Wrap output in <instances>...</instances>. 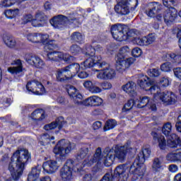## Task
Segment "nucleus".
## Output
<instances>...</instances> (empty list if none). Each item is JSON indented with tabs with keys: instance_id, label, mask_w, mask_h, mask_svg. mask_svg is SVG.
Wrapping results in <instances>:
<instances>
[{
	"instance_id": "26",
	"label": "nucleus",
	"mask_w": 181,
	"mask_h": 181,
	"mask_svg": "<svg viewBox=\"0 0 181 181\" xmlns=\"http://www.w3.org/2000/svg\"><path fill=\"white\" fill-rule=\"evenodd\" d=\"M23 70V66H22V61H21V59H17L15 62L14 66H10L7 69L8 73H11V74H13V76H16V74L22 73Z\"/></svg>"
},
{
	"instance_id": "1",
	"label": "nucleus",
	"mask_w": 181,
	"mask_h": 181,
	"mask_svg": "<svg viewBox=\"0 0 181 181\" xmlns=\"http://www.w3.org/2000/svg\"><path fill=\"white\" fill-rule=\"evenodd\" d=\"M131 147V143H127L124 146H115V147H107L103 155L101 149L98 148L93 156H88L83 162V166L81 164H76L72 159L66 160V163L61 170V177L64 181H71L74 179L72 170L74 172H81L85 166L90 167L97 162H103L108 167L110 166L115 159L122 162L126 159L127 154L134 151ZM81 165V168H79Z\"/></svg>"
},
{
	"instance_id": "51",
	"label": "nucleus",
	"mask_w": 181,
	"mask_h": 181,
	"mask_svg": "<svg viewBox=\"0 0 181 181\" xmlns=\"http://www.w3.org/2000/svg\"><path fill=\"white\" fill-rule=\"evenodd\" d=\"M94 84V82L93 83L91 81H86L83 83V87L88 90L89 92L90 91L93 86Z\"/></svg>"
},
{
	"instance_id": "63",
	"label": "nucleus",
	"mask_w": 181,
	"mask_h": 181,
	"mask_svg": "<svg viewBox=\"0 0 181 181\" xmlns=\"http://www.w3.org/2000/svg\"><path fill=\"white\" fill-rule=\"evenodd\" d=\"M57 102L60 104H62L64 102V98L63 97H59L57 98Z\"/></svg>"
},
{
	"instance_id": "43",
	"label": "nucleus",
	"mask_w": 181,
	"mask_h": 181,
	"mask_svg": "<svg viewBox=\"0 0 181 181\" xmlns=\"http://www.w3.org/2000/svg\"><path fill=\"white\" fill-rule=\"evenodd\" d=\"M135 42L139 46H148L146 37L135 38Z\"/></svg>"
},
{
	"instance_id": "34",
	"label": "nucleus",
	"mask_w": 181,
	"mask_h": 181,
	"mask_svg": "<svg viewBox=\"0 0 181 181\" xmlns=\"http://www.w3.org/2000/svg\"><path fill=\"white\" fill-rule=\"evenodd\" d=\"M40 175V170L37 168H33L30 174L28 175V181H36L39 179V175Z\"/></svg>"
},
{
	"instance_id": "23",
	"label": "nucleus",
	"mask_w": 181,
	"mask_h": 181,
	"mask_svg": "<svg viewBox=\"0 0 181 181\" xmlns=\"http://www.w3.org/2000/svg\"><path fill=\"white\" fill-rule=\"evenodd\" d=\"M48 59L49 60H57L56 57H59L60 60H64V62H69L71 59V56H70L67 53L63 52H51L47 54Z\"/></svg>"
},
{
	"instance_id": "31",
	"label": "nucleus",
	"mask_w": 181,
	"mask_h": 181,
	"mask_svg": "<svg viewBox=\"0 0 181 181\" xmlns=\"http://www.w3.org/2000/svg\"><path fill=\"white\" fill-rule=\"evenodd\" d=\"M166 160L173 163H181V148L176 153H170L167 155Z\"/></svg>"
},
{
	"instance_id": "28",
	"label": "nucleus",
	"mask_w": 181,
	"mask_h": 181,
	"mask_svg": "<svg viewBox=\"0 0 181 181\" xmlns=\"http://www.w3.org/2000/svg\"><path fill=\"white\" fill-rule=\"evenodd\" d=\"M3 41L7 47H10L11 49H13V47H16V46H19V43L15 40L13 37L9 35H5L3 37Z\"/></svg>"
},
{
	"instance_id": "49",
	"label": "nucleus",
	"mask_w": 181,
	"mask_h": 181,
	"mask_svg": "<svg viewBox=\"0 0 181 181\" xmlns=\"http://www.w3.org/2000/svg\"><path fill=\"white\" fill-rule=\"evenodd\" d=\"M142 50L139 47H135L132 51V54L134 57H139L141 56Z\"/></svg>"
},
{
	"instance_id": "48",
	"label": "nucleus",
	"mask_w": 181,
	"mask_h": 181,
	"mask_svg": "<svg viewBox=\"0 0 181 181\" xmlns=\"http://www.w3.org/2000/svg\"><path fill=\"white\" fill-rule=\"evenodd\" d=\"M163 4L164 6L168 8V9L172 8L175 6V0H163Z\"/></svg>"
},
{
	"instance_id": "13",
	"label": "nucleus",
	"mask_w": 181,
	"mask_h": 181,
	"mask_svg": "<svg viewBox=\"0 0 181 181\" xmlns=\"http://www.w3.org/2000/svg\"><path fill=\"white\" fill-rule=\"evenodd\" d=\"M27 39L31 43H37V45L42 46L44 49L46 47V34L42 33H29L27 35Z\"/></svg>"
},
{
	"instance_id": "40",
	"label": "nucleus",
	"mask_w": 181,
	"mask_h": 181,
	"mask_svg": "<svg viewBox=\"0 0 181 181\" xmlns=\"http://www.w3.org/2000/svg\"><path fill=\"white\" fill-rule=\"evenodd\" d=\"M88 153V147H83L77 154V160L84 159Z\"/></svg>"
},
{
	"instance_id": "58",
	"label": "nucleus",
	"mask_w": 181,
	"mask_h": 181,
	"mask_svg": "<svg viewBox=\"0 0 181 181\" xmlns=\"http://www.w3.org/2000/svg\"><path fill=\"white\" fill-rule=\"evenodd\" d=\"M101 127H102V123L100 122H95L93 124V127L94 130H98L100 128H101Z\"/></svg>"
},
{
	"instance_id": "10",
	"label": "nucleus",
	"mask_w": 181,
	"mask_h": 181,
	"mask_svg": "<svg viewBox=\"0 0 181 181\" xmlns=\"http://www.w3.org/2000/svg\"><path fill=\"white\" fill-rule=\"evenodd\" d=\"M138 6V0H119L115 6L116 13L120 15H128Z\"/></svg>"
},
{
	"instance_id": "55",
	"label": "nucleus",
	"mask_w": 181,
	"mask_h": 181,
	"mask_svg": "<svg viewBox=\"0 0 181 181\" xmlns=\"http://www.w3.org/2000/svg\"><path fill=\"white\" fill-rule=\"evenodd\" d=\"M178 168L177 165L173 164L169 166V171L173 173H177Z\"/></svg>"
},
{
	"instance_id": "39",
	"label": "nucleus",
	"mask_w": 181,
	"mask_h": 181,
	"mask_svg": "<svg viewBox=\"0 0 181 181\" xmlns=\"http://www.w3.org/2000/svg\"><path fill=\"white\" fill-rule=\"evenodd\" d=\"M116 126L117 121L115 119H110L105 123L104 131L107 132L109 130L113 129Z\"/></svg>"
},
{
	"instance_id": "32",
	"label": "nucleus",
	"mask_w": 181,
	"mask_h": 181,
	"mask_svg": "<svg viewBox=\"0 0 181 181\" xmlns=\"http://www.w3.org/2000/svg\"><path fill=\"white\" fill-rule=\"evenodd\" d=\"M163 162V158H154V160H153V165H151L153 172L160 173L162 170H163V167L162 165Z\"/></svg>"
},
{
	"instance_id": "29",
	"label": "nucleus",
	"mask_w": 181,
	"mask_h": 181,
	"mask_svg": "<svg viewBox=\"0 0 181 181\" xmlns=\"http://www.w3.org/2000/svg\"><path fill=\"white\" fill-rule=\"evenodd\" d=\"M63 125H64V119L62 117H60L56 119L55 122H52L47 124L46 129L47 131L53 130L58 127L59 129H61Z\"/></svg>"
},
{
	"instance_id": "52",
	"label": "nucleus",
	"mask_w": 181,
	"mask_h": 181,
	"mask_svg": "<svg viewBox=\"0 0 181 181\" xmlns=\"http://www.w3.org/2000/svg\"><path fill=\"white\" fill-rule=\"evenodd\" d=\"M174 76L181 81V67H177L173 69Z\"/></svg>"
},
{
	"instance_id": "20",
	"label": "nucleus",
	"mask_w": 181,
	"mask_h": 181,
	"mask_svg": "<svg viewBox=\"0 0 181 181\" xmlns=\"http://www.w3.org/2000/svg\"><path fill=\"white\" fill-rule=\"evenodd\" d=\"M26 88L28 91L31 93H37L38 94H43L45 93V86L37 81L28 82L26 85Z\"/></svg>"
},
{
	"instance_id": "47",
	"label": "nucleus",
	"mask_w": 181,
	"mask_h": 181,
	"mask_svg": "<svg viewBox=\"0 0 181 181\" xmlns=\"http://www.w3.org/2000/svg\"><path fill=\"white\" fill-rule=\"evenodd\" d=\"M148 74L151 77H157L160 75V72L158 69H151L148 71Z\"/></svg>"
},
{
	"instance_id": "25",
	"label": "nucleus",
	"mask_w": 181,
	"mask_h": 181,
	"mask_svg": "<svg viewBox=\"0 0 181 181\" xmlns=\"http://www.w3.org/2000/svg\"><path fill=\"white\" fill-rule=\"evenodd\" d=\"M102 47L100 45H97L95 48L92 47V45L90 44H87L85 45L83 50L81 51V52L86 55V56H90V57H95V51L97 52H101L102 51Z\"/></svg>"
},
{
	"instance_id": "38",
	"label": "nucleus",
	"mask_w": 181,
	"mask_h": 181,
	"mask_svg": "<svg viewBox=\"0 0 181 181\" xmlns=\"http://www.w3.org/2000/svg\"><path fill=\"white\" fill-rule=\"evenodd\" d=\"M134 105L136 106L135 98L129 100L127 101V103H126L125 105H124V107L122 108V112H126L131 110V109H132V107H134Z\"/></svg>"
},
{
	"instance_id": "2",
	"label": "nucleus",
	"mask_w": 181,
	"mask_h": 181,
	"mask_svg": "<svg viewBox=\"0 0 181 181\" xmlns=\"http://www.w3.org/2000/svg\"><path fill=\"white\" fill-rule=\"evenodd\" d=\"M106 64L105 62H102V57L100 55L90 57L80 66L78 64H73L68 66L59 69L57 72V81H66L74 77L78 72L80 69H87L93 67L95 65L103 67Z\"/></svg>"
},
{
	"instance_id": "4",
	"label": "nucleus",
	"mask_w": 181,
	"mask_h": 181,
	"mask_svg": "<svg viewBox=\"0 0 181 181\" xmlns=\"http://www.w3.org/2000/svg\"><path fill=\"white\" fill-rule=\"evenodd\" d=\"M151 151L149 147H144L141 151L138 154L134 163L128 169V173L133 175L132 181H144V173L146 172V167L144 163L146 159L151 157Z\"/></svg>"
},
{
	"instance_id": "27",
	"label": "nucleus",
	"mask_w": 181,
	"mask_h": 181,
	"mask_svg": "<svg viewBox=\"0 0 181 181\" xmlns=\"http://www.w3.org/2000/svg\"><path fill=\"white\" fill-rule=\"evenodd\" d=\"M131 52V49L129 46L122 47L119 52L115 56V62H119V60H122V59H125L127 55Z\"/></svg>"
},
{
	"instance_id": "6",
	"label": "nucleus",
	"mask_w": 181,
	"mask_h": 181,
	"mask_svg": "<svg viewBox=\"0 0 181 181\" xmlns=\"http://www.w3.org/2000/svg\"><path fill=\"white\" fill-rule=\"evenodd\" d=\"M70 98H74V103L86 107H98L103 103V99L98 95H91L83 100V96L75 87L70 86L67 90Z\"/></svg>"
},
{
	"instance_id": "53",
	"label": "nucleus",
	"mask_w": 181,
	"mask_h": 181,
	"mask_svg": "<svg viewBox=\"0 0 181 181\" xmlns=\"http://www.w3.org/2000/svg\"><path fill=\"white\" fill-rule=\"evenodd\" d=\"M15 2H13V0H4L3 1V6L5 8H8L9 6H12Z\"/></svg>"
},
{
	"instance_id": "5",
	"label": "nucleus",
	"mask_w": 181,
	"mask_h": 181,
	"mask_svg": "<svg viewBox=\"0 0 181 181\" xmlns=\"http://www.w3.org/2000/svg\"><path fill=\"white\" fill-rule=\"evenodd\" d=\"M172 124L170 122L165 123L162 128V133L167 136V143L164 136H160L158 137V134L153 132V139L158 140V147L161 150L166 148L167 146L170 148H176L177 145L181 146V139H180L176 134H170L172 132Z\"/></svg>"
},
{
	"instance_id": "46",
	"label": "nucleus",
	"mask_w": 181,
	"mask_h": 181,
	"mask_svg": "<svg viewBox=\"0 0 181 181\" xmlns=\"http://www.w3.org/2000/svg\"><path fill=\"white\" fill-rule=\"evenodd\" d=\"M173 33H177V37L179 38V47L181 49V25L175 27Z\"/></svg>"
},
{
	"instance_id": "64",
	"label": "nucleus",
	"mask_w": 181,
	"mask_h": 181,
	"mask_svg": "<svg viewBox=\"0 0 181 181\" xmlns=\"http://www.w3.org/2000/svg\"><path fill=\"white\" fill-rule=\"evenodd\" d=\"M47 47H48L50 49H53L54 47L52 45V43L47 42Z\"/></svg>"
},
{
	"instance_id": "12",
	"label": "nucleus",
	"mask_w": 181,
	"mask_h": 181,
	"mask_svg": "<svg viewBox=\"0 0 181 181\" xmlns=\"http://www.w3.org/2000/svg\"><path fill=\"white\" fill-rule=\"evenodd\" d=\"M135 105L139 108L147 107L151 111L157 110L155 101L148 96L136 98Z\"/></svg>"
},
{
	"instance_id": "36",
	"label": "nucleus",
	"mask_w": 181,
	"mask_h": 181,
	"mask_svg": "<svg viewBox=\"0 0 181 181\" xmlns=\"http://www.w3.org/2000/svg\"><path fill=\"white\" fill-rule=\"evenodd\" d=\"M4 13L8 19H12V18H15V16H18V15H19V9L16 8L13 10H6Z\"/></svg>"
},
{
	"instance_id": "17",
	"label": "nucleus",
	"mask_w": 181,
	"mask_h": 181,
	"mask_svg": "<svg viewBox=\"0 0 181 181\" xmlns=\"http://www.w3.org/2000/svg\"><path fill=\"white\" fill-rule=\"evenodd\" d=\"M163 5L158 2L149 3L146 9V15L150 18H155L162 10Z\"/></svg>"
},
{
	"instance_id": "33",
	"label": "nucleus",
	"mask_w": 181,
	"mask_h": 181,
	"mask_svg": "<svg viewBox=\"0 0 181 181\" xmlns=\"http://www.w3.org/2000/svg\"><path fill=\"white\" fill-rule=\"evenodd\" d=\"M165 61L170 60L174 64H181V55L180 54H175V53H166L165 54Z\"/></svg>"
},
{
	"instance_id": "57",
	"label": "nucleus",
	"mask_w": 181,
	"mask_h": 181,
	"mask_svg": "<svg viewBox=\"0 0 181 181\" xmlns=\"http://www.w3.org/2000/svg\"><path fill=\"white\" fill-rule=\"evenodd\" d=\"M33 21L32 15H27L24 17V23H28V22H31Z\"/></svg>"
},
{
	"instance_id": "35",
	"label": "nucleus",
	"mask_w": 181,
	"mask_h": 181,
	"mask_svg": "<svg viewBox=\"0 0 181 181\" xmlns=\"http://www.w3.org/2000/svg\"><path fill=\"white\" fill-rule=\"evenodd\" d=\"M47 165L49 167V171L47 170V173L48 174H52L55 173L56 170H57L59 166L57 165V163L54 160H49L47 162Z\"/></svg>"
},
{
	"instance_id": "21",
	"label": "nucleus",
	"mask_w": 181,
	"mask_h": 181,
	"mask_svg": "<svg viewBox=\"0 0 181 181\" xmlns=\"http://www.w3.org/2000/svg\"><path fill=\"white\" fill-rule=\"evenodd\" d=\"M70 20L67 18V17H65V16H57L56 17H54L53 19H52L49 23L50 24L55 28H62L66 22Z\"/></svg>"
},
{
	"instance_id": "14",
	"label": "nucleus",
	"mask_w": 181,
	"mask_h": 181,
	"mask_svg": "<svg viewBox=\"0 0 181 181\" xmlns=\"http://www.w3.org/2000/svg\"><path fill=\"white\" fill-rule=\"evenodd\" d=\"M136 59L130 57L129 58H122V59L116 62V69L120 72L123 73L126 69H128L131 66L134 65Z\"/></svg>"
},
{
	"instance_id": "18",
	"label": "nucleus",
	"mask_w": 181,
	"mask_h": 181,
	"mask_svg": "<svg viewBox=\"0 0 181 181\" xmlns=\"http://www.w3.org/2000/svg\"><path fill=\"white\" fill-rule=\"evenodd\" d=\"M176 18H177V10L174 7H171L164 12L163 20L167 25L175 23Z\"/></svg>"
},
{
	"instance_id": "30",
	"label": "nucleus",
	"mask_w": 181,
	"mask_h": 181,
	"mask_svg": "<svg viewBox=\"0 0 181 181\" xmlns=\"http://www.w3.org/2000/svg\"><path fill=\"white\" fill-rule=\"evenodd\" d=\"M31 119L35 121H42L46 118V115H45V110L43 109L35 110L30 115Z\"/></svg>"
},
{
	"instance_id": "42",
	"label": "nucleus",
	"mask_w": 181,
	"mask_h": 181,
	"mask_svg": "<svg viewBox=\"0 0 181 181\" xmlns=\"http://www.w3.org/2000/svg\"><path fill=\"white\" fill-rule=\"evenodd\" d=\"M173 65L170 62H166L160 66V70L163 72H169L173 69Z\"/></svg>"
},
{
	"instance_id": "15",
	"label": "nucleus",
	"mask_w": 181,
	"mask_h": 181,
	"mask_svg": "<svg viewBox=\"0 0 181 181\" xmlns=\"http://www.w3.org/2000/svg\"><path fill=\"white\" fill-rule=\"evenodd\" d=\"M96 71L98 72L96 76L99 80H112L116 77L115 70L110 66L100 71L96 70Z\"/></svg>"
},
{
	"instance_id": "16",
	"label": "nucleus",
	"mask_w": 181,
	"mask_h": 181,
	"mask_svg": "<svg viewBox=\"0 0 181 181\" xmlns=\"http://www.w3.org/2000/svg\"><path fill=\"white\" fill-rule=\"evenodd\" d=\"M138 85L140 86L141 88L148 91V93H151L150 89L152 87L157 88L156 85L155 84V81L153 80H151L150 78H148L146 76H142L139 80H138Z\"/></svg>"
},
{
	"instance_id": "62",
	"label": "nucleus",
	"mask_w": 181,
	"mask_h": 181,
	"mask_svg": "<svg viewBox=\"0 0 181 181\" xmlns=\"http://www.w3.org/2000/svg\"><path fill=\"white\" fill-rule=\"evenodd\" d=\"M174 181H181V173L175 175Z\"/></svg>"
},
{
	"instance_id": "50",
	"label": "nucleus",
	"mask_w": 181,
	"mask_h": 181,
	"mask_svg": "<svg viewBox=\"0 0 181 181\" xmlns=\"http://www.w3.org/2000/svg\"><path fill=\"white\" fill-rule=\"evenodd\" d=\"M100 86L102 87V90H107L112 88V86L111 83L105 81L100 83Z\"/></svg>"
},
{
	"instance_id": "11",
	"label": "nucleus",
	"mask_w": 181,
	"mask_h": 181,
	"mask_svg": "<svg viewBox=\"0 0 181 181\" xmlns=\"http://www.w3.org/2000/svg\"><path fill=\"white\" fill-rule=\"evenodd\" d=\"M75 148L76 144L74 143H71L69 141L62 139L54 147L53 152L60 157H66L71 152V151L75 149Z\"/></svg>"
},
{
	"instance_id": "24",
	"label": "nucleus",
	"mask_w": 181,
	"mask_h": 181,
	"mask_svg": "<svg viewBox=\"0 0 181 181\" xmlns=\"http://www.w3.org/2000/svg\"><path fill=\"white\" fill-rule=\"evenodd\" d=\"M136 85L132 81L127 82L122 86V90L130 96L136 95Z\"/></svg>"
},
{
	"instance_id": "41",
	"label": "nucleus",
	"mask_w": 181,
	"mask_h": 181,
	"mask_svg": "<svg viewBox=\"0 0 181 181\" xmlns=\"http://www.w3.org/2000/svg\"><path fill=\"white\" fill-rule=\"evenodd\" d=\"M103 92V88H100L99 86H97V82H93V85L92 88H90V93L91 94H100Z\"/></svg>"
},
{
	"instance_id": "56",
	"label": "nucleus",
	"mask_w": 181,
	"mask_h": 181,
	"mask_svg": "<svg viewBox=\"0 0 181 181\" xmlns=\"http://www.w3.org/2000/svg\"><path fill=\"white\" fill-rule=\"evenodd\" d=\"M78 77L82 79L86 78L87 77H88V74L86 71H81L78 73Z\"/></svg>"
},
{
	"instance_id": "44",
	"label": "nucleus",
	"mask_w": 181,
	"mask_h": 181,
	"mask_svg": "<svg viewBox=\"0 0 181 181\" xmlns=\"http://www.w3.org/2000/svg\"><path fill=\"white\" fill-rule=\"evenodd\" d=\"M70 52L73 55H77L82 52L81 47L76 45H74L70 47Z\"/></svg>"
},
{
	"instance_id": "19",
	"label": "nucleus",
	"mask_w": 181,
	"mask_h": 181,
	"mask_svg": "<svg viewBox=\"0 0 181 181\" xmlns=\"http://www.w3.org/2000/svg\"><path fill=\"white\" fill-rule=\"evenodd\" d=\"M25 62L30 64V66H34L37 69H40L42 66H45V62L39 57L34 55L33 54H26L24 57Z\"/></svg>"
},
{
	"instance_id": "9",
	"label": "nucleus",
	"mask_w": 181,
	"mask_h": 181,
	"mask_svg": "<svg viewBox=\"0 0 181 181\" xmlns=\"http://www.w3.org/2000/svg\"><path fill=\"white\" fill-rule=\"evenodd\" d=\"M129 176V168L119 165L115 169L113 175L107 173L100 181H127Z\"/></svg>"
},
{
	"instance_id": "45",
	"label": "nucleus",
	"mask_w": 181,
	"mask_h": 181,
	"mask_svg": "<svg viewBox=\"0 0 181 181\" xmlns=\"http://www.w3.org/2000/svg\"><path fill=\"white\" fill-rule=\"evenodd\" d=\"M171 81L167 77H163L159 82V85L163 88L168 87L170 85Z\"/></svg>"
},
{
	"instance_id": "37",
	"label": "nucleus",
	"mask_w": 181,
	"mask_h": 181,
	"mask_svg": "<svg viewBox=\"0 0 181 181\" xmlns=\"http://www.w3.org/2000/svg\"><path fill=\"white\" fill-rule=\"evenodd\" d=\"M71 39L78 43H82L84 41V36L80 33H74Z\"/></svg>"
},
{
	"instance_id": "61",
	"label": "nucleus",
	"mask_w": 181,
	"mask_h": 181,
	"mask_svg": "<svg viewBox=\"0 0 181 181\" xmlns=\"http://www.w3.org/2000/svg\"><path fill=\"white\" fill-rule=\"evenodd\" d=\"M175 127H176L177 131L181 133V122L177 121V123L175 124Z\"/></svg>"
},
{
	"instance_id": "54",
	"label": "nucleus",
	"mask_w": 181,
	"mask_h": 181,
	"mask_svg": "<svg viewBox=\"0 0 181 181\" xmlns=\"http://www.w3.org/2000/svg\"><path fill=\"white\" fill-rule=\"evenodd\" d=\"M146 39L147 45L152 44L156 40V37L153 35H148V37H146Z\"/></svg>"
},
{
	"instance_id": "22",
	"label": "nucleus",
	"mask_w": 181,
	"mask_h": 181,
	"mask_svg": "<svg viewBox=\"0 0 181 181\" xmlns=\"http://www.w3.org/2000/svg\"><path fill=\"white\" fill-rule=\"evenodd\" d=\"M45 13L39 11L35 15V18L32 20V25L34 28H42L46 25V21L45 20Z\"/></svg>"
},
{
	"instance_id": "3",
	"label": "nucleus",
	"mask_w": 181,
	"mask_h": 181,
	"mask_svg": "<svg viewBox=\"0 0 181 181\" xmlns=\"http://www.w3.org/2000/svg\"><path fill=\"white\" fill-rule=\"evenodd\" d=\"M30 159V153L25 148H21L13 153L8 164V170L11 173L13 180H18L23 173L25 165Z\"/></svg>"
},
{
	"instance_id": "7",
	"label": "nucleus",
	"mask_w": 181,
	"mask_h": 181,
	"mask_svg": "<svg viewBox=\"0 0 181 181\" xmlns=\"http://www.w3.org/2000/svg\"><path fill=\"white\" fill-rule=\"evenodd\" d=\"M110 31L113 39L117 42L129 40L130 37H134L138 33L136 30H129L128 27L121 24L112 25Z\"/></svg>"
},
{
	"instance_id": "60",
	"label": "nucleus",
	"mask_w": 181,
	"mask_h": 181,
	"mask_svg": "<svg viewBox=\"0 0 181 181\" xmlns=\"http://www.w3.org/2000/svg\"><path fill=\"white\" fill-rule=\"evenodd\" d=\"M92 180V176L91 174L86 175L83 177V181H91Z\"/></svg>"
},
{
	"instance_id": "59",
	"label": "nucleus",
	"mask_w": 181,
	"mask_h": 181,
	"mask_svg": "<svg viewBox=\"0 0 181 181\" xmlns=\"http://www.w3.org/2000/svg\"><path fill=\"white\" fill-rule=\"evenodd\" d=\"M39 141L40 145H45V141H46V135L43 134L39 137Z\"/></svg>"
},
{
	"instance_id": "8",
	"label": "nucleus",
	"mask_w": 181,
	"mask_h": 181,
	"mask_svg": "<svg viewBox=\"0 0 181 181\" xmlns=\"http://www.w3.org/2000/svg\"><path fill=\"white\" fill-rule=\"evenodd\" d=\"M153 98L156 101H160L165 105H172L176 102L177 98L172 91H161L158 86H152L150 89Z\"/></svg>"
}]
</instances>
